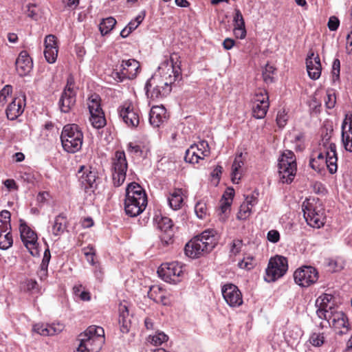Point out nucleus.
<instances>
[{"instance_id":"nucleus-4","label":"nucleus","mask_w":352,"mask_h":352,"mask_svg":"<svg viewBox=\"0 0 352 352\" xmlns=\"http://www.w3.org/2000/svg\"><path fill=\"white\" fill-rule=\"evenodd\" d=\"M79 344L75 352H99L104 343V331L99 326H89L78 336Z\"/></svg>"},{"instance_id":"nucleus-24","label":"nucleus","mask_w":352,"mask_h":352,"mask_svg":"<svg viewBox=\"0 0 352 352\" xmlns=\"http://www.w3.org/2000/svg\"><path fill=\"white\" fill-rule=\"evenodd\" d=\"M76 101V91H71L69 88L64 89L58 102L60 111L63 113L69 112L74 107Z\"/></svg>"},{"instance_id":"nucleus-8","label":"nucleus","mask_w":352,"mask_h":352,"mask_svg":"<svg viewBox=\"0 0 352 352\" xmlns=\"http://www.w3.org/2000/svg\"><path fill=\"white\" fill-rule=\"evenodd\" d=\"M314 200H306L303 202L302 208L306 222L309 226L320 228L324 224L325 216L320 205L314 203Z\"/></svg>"},{"instance_id":"nucleus-12","label":"nucleus","mask_w":352,"mask_h":352,"mask_svg":"<svg viewBox=\"0 0 352 352\" xmlns=\"http://www.w3.org/2000/svg\"><path fill=\"white\" fill-rule=\"evenodd\" d=\"M294 281L300 287H309L318 279L317 270L311 266H302L297 269L294 273Z\"/></svg>"},{"instance_id":"nucleus-15","label":"nucleus","mask_w":352,"mask_h":352,"mask_svg":"<svg viewBox=\"0 0 352 352\" xmlns=\"http://www.w3.org/2000/svg\"><path fill=\"white\" fill-rule=\"evenodd\" d=\"M119 115L125 124L132 128L137 127L140 123L138 109L130 102H125L118 109Z\"/></svg>"},{"instance_id":"nucleus-21","label":"nucleus","mask_w":352,"mask_h":352,"mask_svg":"<svg viewBox=\"0 0 352 352\" xmlns=\"http://www.w3.org/2000/svg\"><path fill=\"white\" fill-rule=\"evenodd\" d=\"M342 142L346 151L352 152V115L346 114L342 124Z\"/></svg>"},{"instance_id":"nucleus-55","label":"nucleus","mask_w":352,"mask_h":352,"mask_svg":"<svg viewBox=\"0 0 352 352\" xmlns=\"http://www.w3.org/2000/svg\"><path fill=\"white\" fill-rule=\"evenodd\" d=\"M26 8L25 14L27 16L32 19L36 20L38 14L36 10V6L30 3L27 5Z\"/></svg>"},{"instance_id":"nucleus-32","label":"nucleus","mask_w":352,"mask_h":352,"mask_svg":"<svg viewBox=\"0 0 352 352\" xmlns=\"http://www.w3.org/2000/svg\"><path fill=\"white\" fill-rule=\"evenodd\" d=\"M244 162L242 159V153H240L235 157L232 166V182L234 184H238L241 179L242 175L241 168Z\"/></svg>"},{"instance_id":"nucleus-58","label":"nucleus","mask_w":352,"mask_h":352,"mask_svg":"<svg viewBox=\"0 0 352 352\" xmlns=\"http://www.w3.org/2000/svg\"><path fill=\"white\" fill-rule=\"evenodd\" d=\"M238 265L241 269L250 270L253 267L252 258H248L239 262Z\"/></svg>"},{"instance_id":"nucleus-30","label":"nucleus","mask_w":352,"mask_h":352,"mask_svg":"<svg viewBox=\"0 0 352 352\" xmlns=\"http://www.w3.org/2000/svg\"><path fill=\"white\" fill-rule=\"evenodd\" d=\"M119 311V323L120 324V331L123 333L129 331L130 320L129 318V310L126 303H120L118 308Z\"/></svg>"},{"instance_id":"nucleus-29","label":"nucleus","mask_w":352,"mask_h":352,"mask_svg":"<svg viewBox=\"0 0 352 352\" xmlns=\"http://www.w3.org/2000/svg\"><path fill=\"white\" fill-rule=\"evenodd\" d=\"M233 22V32L235 37L237 38L243 39L246 36V30L243 15L239 9L234 10Z\"/></svg>"},{"instance_id":"nucleus-37","label":"nucleus","mask_w":352,"mask_h":352,"mask_svg":"<svg viewBox=\"0 0 352 352\" xmlns=\"http://www.w3.org/2000/svg\"><path fill=\"white\" fill-rule=\"evenodd\" d=\"M116 24V20L113 17H108L102 21L100 23L99 29L102 35L110 32Z\"/></svg>"},{"instance_id":"nucleus-20","label":"nucleus","mask_w":352,"mask_h":352,"mask_svg":"<svg viewBox=\"0 0 352 352\" xmlns=\"http://www.w3.org/2000/svg\"><path fill=\"white\" fill-rule=\"evenodd\" d=\"M19 231L21 240L25 246L30 250L36 248L37 243V235L27 224L20 220Z\"/></svg>"},{"instance_id":"nucleus-13","label":"nucleus","mask_w":352,"mask_h":352,"mask_svg":"<svg viewBox=\"0 0 352 352\" xmlns=\"http://www.w3.org/2000/svg\"><path fill=\"white\" fill-rule=\"evenodd\" d=\"M159 276L166 282L177 283L183 274L182 267L177 262L163 263L157 270Z\"/></svg>"},{"instance_id":"nucleus-62","label":"nucleus","mask_w":352,"mask_h":352,"mask_svg":"<svg viewBox=\"0 0 352 352\" xmlns=\"http://www.w3.org/2000/svg\"><path fill=\"white\" fill-rule=\"evenodd\" d=\"M234 195V191L233 188H228L223 195V200L228 201L230 200L232 201V198Z\"/></svg>"},{"instance_id":"nucleus-49","label":"nucleus","mask_w":352,"mask_h":352,"mask_svg":"<svg viewBox=\"0 0 352 352\" xmlns=\"http://www.w3.org/2000/svg\"><path fill=\"white\" fill-rule=\"evenodd\" d=\"M127 151L130 153L135 154L136 156L142 157L143 156V151L140 145L130 142L127 146Z\"/></svg>"},{"instance_id":"nucleus-33","label":"nucleus","mask_w":352,"mask_h":352,"mask_svg":"<svg viewBox=\"0 0 352 352\" xmlns=\"http://www.w3.org/2000/svg\"><path fill=\"white\" fill-rule=\"evenodd\" d=\"M67 217L66 216L61 213L57 215L52 225V233L55 236H60L62 234L67 228Z\"/></svg>"},{"instance_id":"nucleus-36","label":"nucleus","mask_w":352,"mask_h":352,"mask_svg":"<svg viewBox=\"0 0 352 352\" xmlns=\"http://www.w3.org/2000/svg\"><path fill=\"white\" fill-rule=\"evenodd\" d=\"M11 214L8 210H4L0 212V233L11 231Z\"/></svg>"},{"instance_id":"nucleus-53","label":"nucleus","mask_w":352,"mask_h":352,"mask_svg":"<svg viewBox=\"0 0 352 352\" xmlns=\"http://www.w3.org/2000/svg\"><path fill=\"white\" fill-rule=\"evenodd\" d=\"M258 193L256 191L253 192L251 195H247L243 202L244 204H248L250 207H253L257 204Z\"/></svg>"},{"instance_id":"nucleus-46","label":"nucleus","mask_w":352,"mask_h":352,"mask_svg":"<svg viewBox=\"0 0 352 352\" xmlns=\"http://www.w3.org/2000/svg\"><path fill=\"white\" fill-rule=\"evenodd\" d=\"M275 68L274 66L267 64L263 72V78L265 82L269 83L273 81V74L274 73Z\"/></svg>"},{"instance_id":"nucleus-59","label":"nucleus","mask_w":352,"mask_h":352,"mask_svg":"<svg viewBox=\"0 0 352 352\" xmlns=\"http://www.w3.org/2000/svg\"><path fill=\"white\" fill-rule=\"evenodd\" d=\"M21 179L28 183V184H34V182H35L36 180V178L34 177V175L32 174V173H29V172H25L23 173L22 175H21Z\"/></svg>"},{"instance_id":"nucleus-51","label":"nucleus","mask_w":352,"mask_h":352,"mask_svg":"<svg viewBox=\"0 0 352 352\" xmlns=\"http://www.w3.org/2000/svg\"><path fill=\"white\" fill-rule=\"evenodd\" d=\"M196 146L198 147L199 151H200L201 155H203V158L210 155V148L208 143L206 141L202 140L199 142L197 144H196Z\"/></svg>"},{"instance_id":"nucleus-64","label":"nucleus","mask_w":352,"mask_h":352,"mask_svg":"<svg viewBox=\"0 0 352 352\" xmlns=\"http://www.w3.org/2000/svg\"><path fill=\"white\" fill-rule=\"evenodd\" d=\"M235 41L230 38H226L223 42V46L225 50H229L234 45Z\"/></svg>"},{"instance_id":"nucleus-26","label":"nucleus","mask_w":352,"mask_h":352,"mask_svg":"<svg viewBox=\"0 0 352 352\" xmlns=\"http://www.w3.org/2000/svg\"><path fill=\"white\" fill-rule=\"evenodd\" d=\"M16 69L21 76L28 74L32 68V61L27 52L22 51L15 62Z\"/></svg>"},{"instance_id":"nucleus-16","label":"nucleus","mask_w":352,"mask_h":352,"mask_svg":"<svg viewBox=\"0 0 352 352\" xmlns=\"http://www.w3.org/2000/svg\"><path fill=\"white\" fill-rule=\"evenodd\" d=\"M269 97L265 90H259L253 98L252 115L257 119L263 118L269 108Z\"/></svg>"},{"instance_id":"nucleus-63","label":"nucleus","mask_w":352,"mask_h":352,"mask_svg":"<svg viewBox=\"0 0 352 352\" xmlns=\"http://www.w3.org/2000/svg\"><path fill=\"white\" fill-rule=\"evenodd\" d=\"M242 245V241L240 240H236L232 242V245L231 247V252L236 254L239 252L241 246Z\"/></svg>"},{"instance_id":"nucleus-14","label":"nucleus","mask_w":352,"mask_h":352,"mask_svg":"<svg viewBox=\"0 0 352 352\" xmlns=\"http://www.w3.org/2000/svg\"><path fill=\"white\" fill-rule=\"evenodd\" d=\"M140 69V63L135 59L123 60L120 71H114L112 73L113 78L122 82L125 78L133 79L136 77Z\"/></svg>"},{"instance_id":"nucleus-45","label":"nucleus","mask_w":352,"mask_h":352,"mask_svg":"<svg viewBox=\"0 0 352 352\" xmlns=\"http://www.w3.org/2000/svg\"><path fill=\"white\" fill-rule=\"evenodd\" d=\"M325 106L328 109H333L336 103V97L335 91L333 89L327 90L324 98Z\"/></svg>"},{"instance_id":"nucleus-19","label":"nucleus","mask_w":352,"mask_h":352,"mask_svg":"<svg viewBox=\"0 0 352 352\" xmlns=\"http://www.w3.org/2000/svg\"><path fill=\"white\" fill-rule=\"evenodd\" d=\"M316 306L318 308L316 314L321 319L326 316V314H329V311L337 309L335 307L333 296L328 294L320 296L316 300Z\"/></svg>"},{"instance_id":"nucleus-54","label":"nucleus","mask_w":352,"mask_h":352,"mask_svg":"<svg viewBox=\"0 0 352 352\" xmlns=\"http://www.w3.org/2000/svg\"><path fill=\"white\" fill-rule=\"evenodd\" d=\"M25 289L29 292H38L39 288L37 282L33 279H28L25 282Z\"/></svg>"},{"instance_id":"nucleus-48","label":"nucleus","mask_w":352,"mask_h":352,"mask_svg":"<svg viewBox=\"0 0 352 352\" xmlns=\"http://www.w3.org/2000/svg\"><path fill=\"white\" fill-rule=\"evenodd\" d=\"M324 340L322 333H313L309 338V342L314 346H320L324 343Z\"/></svg>"},{"instance_id":"nucleus-6","label":"nucleus","mask_w":352,"mask_h":352,"mask_svg":"<svg viewBox=\"0 0 352 352\" xmlns=\"http://www.w3.org/2000/svg\"><path fill=\"white\" fill-rule=\"evenodd\" d=\"M297 171L295 155L291 151H285L278 161V174L282 183L290 184Z\"/></svg>"},{"instance_id":"nucleus-9","label":"nucleus","mask_w":352,"mask_h":352,"mask_svg":"<svg viewBox=\"0 0 352 352\" xmlns=\"http://www.w3.org/2000/svg\"><path fill=\"white\" fill-rule=\"evenodd\" d=\"M100 98L97 94L91 95L87 100L90 113L89 121L95 129H101L106 125L104 113L101 108Z\"/></svg>"},{"instance_id":"nucleus-56","label":"nucleus","mask_w":352,"mask_h":352,"mask_svg":"<svg viewBox=\"0 0 352 352\" xmlns=\"http://www.w3.org/2000/svg\"><path fill=\"white\" fill-rule=\"evenodd\" d=\"M340 25V21L338 17L332 16L329 18L327 26L331 31H336L338 30Z\"/></svg>"},{"instance_id":"nucleus-47","label":"nucleus","mask_w":352,"mask_h":352,"mask_svg":"<svg viewBox=\"0 0 352 352\" xmlns=\"http://www.w3.org/2000/svg\"><path fill=\"white\" fill-rule=\"evenodd\" d=\"M82 252L87 258V262H89L91 265H95L96 263L94 261V256L96 255V252L94 248L92 246H87L82 249Z\"/></svg>"},{"instance_id":"nucleus-23","label":"nucleus","mask_w":352,"mask_h":352,"mask_svg":"<svg viewBox=\"0 0 352 352\" xmlns=\"http://www.w3.org/2000/svg\"><path fill=\"white\" fill-rule=\"evenodd\" d=\"M306 65L309 76L313 80L318 79L322 70L319 56H314V53L310 52L306 58Z\"/></svg>"},{"instance_id":"nucleus-18","label":"nucleus","mask_w":352,"mask_h":352,"mask_svg":"<svg viewBox=\"0 0 352 352\" xmlns=\"http://www.w3.org/2000/svg\"><path fill=\"white\" fill-rule=\"evenodd\" d=\"M221 292L227 304L232 307H239L243 304V298L241 291L233 284H226L222 287Z\"/></svg>"},{"instance_id":"nucleus-57","label":"nucleus","mask_w":352,"mask_h":352,"mask_svg":"<svg viewBox=\"0 0 352 352\" xmlns=\"http://www.w3.org/2000/svg\"><path fill=\"white\" fill-rule=\"evenodd\" d=\"M267 240L272 243H277L280 240V234L276 230H271L267 232Z\"/></svg>"},{"instance_id":"nucleus-3","label":"nucleus","mask_w":352,"mask_h":352,"mask_svg":"<svg viewBox=\"0 0 352 352\" xmlns=\"http://www.w3.org/2000/svg\"><path fill=\"white\" fill-rule=\"evenodd\" d=\"M147 205V196L142 187L135 182L126 189L124 210L127 215L134 217L141 214Z\"/></svg>"},{"instance_id":"nucleus-43","label":"nucleus","mask_w":352,"mask_h":352,"mask_svg":"<svg viewBox=\"0 0 352 352\" xmlns=\"http://www.w3.org/2000/svg\"><path fill=\"white\" fill-rule=\"evenodd\" d=\"M173 231H169L168 232H162L160 236V245L163 248L167 247L173 243Z\"/></svg>"},{"instance_id":"nucleus-22","label":"nucleus","mask_w":352,"mask_h":352,"mask_svg":"<svg viewBox=\"0 0 352 352\" xmlns=\"http://www.w3.org/2000/svg\"><path fill=\"white\" fill-rule=\"evenodd\" d=\"M44 44V56L46 60L49 63H55L58 56V52L56 36L52 34L47 35L45 38Z\"/></svg>"},{"instance_id":"nucleus-39","label":"nucleus","mask_w":352,"mask_h":352,"mask_svg":"<svg viewBox=\"0 0 352 352\" xmlns=\"http://www.w3.org/2000/svg\"><path fill=\"white\" fill-rule=\"evenodd\" d=\"M168 339V336L166 335L164 332L157 331L155 334L149 336L148 340L153 345L157 346L161 345L162 343L166 342Z\"/></svg>"},{"instance_id":"nucleus-40","label":"nucleus","mask_w":352,"mask_h":352,"mask_svg":"<svg viewBox=\"0 0 352 352\" xmlns=\"http://www.w3.org/2000/svg\"><path fill=\"white\" fill-rule=\"evenodd\" d=\"M195 212L199 219H204L208 214V209L204 201H198L195 206Z\"/></svg>"},{"instance_id":"nucleus-17","label":"nucleus","mask_w":352,"mask_h":352,"mask_svg":"<svg viewBox=\"0 0 352 352\" xmlns=\"http://www.w3.org/2000/svg\"><path fill=\"white\" fill-rule=\"evenodd\" d=\"M322 319L326 320L329 326L340 329L339 332L340 334L346 333L349 331L346 316L342 311H338L337 309L329 311V314H326V316Z\"/></svg>"},{"instance_id":"nucleus-2","label":"nucleus","mask_w":352,"mask_h":352,"mask_svg":"<svg viewBox=\"0 0 352 352\" xmlns=\"http://www.w3.org/2000/svg\"><path fill=\"white\" fill-rule=\"evenodd\" d=\"M217 242V232L212 229L206 230L186 243L185 254L192 258H198L212 251Z\"/></svg>"},{"instance_id":"nucleus-38","label":"nucleus","mask_w":352,"mask_h":352,"mask_svg":"<svg viewBox=\"0 0 352 352\" xmlns=\"http://www.w3.org/2000/svg\"><path fill=\"white\" fill-rule=\"evenodd\" d=\"M13 239L11 231L0 233V249L8 250L12 245Z\"/></svg>"},{"instance_id":"nucleus-7","label":"nucleus","mask_w":352,"mask_h":352,"mask_svg":"<svg viewBox=\"0 0 352 352\" xmlns=\"http://www.w3.org/2000/svg\"><path fill=\"white\" fill-rule=\"evenodd\" d=\"M330 137L327 135L322 139V144L320 152L318 154L316 158L318 160L325 162L326 166L331 174H334L338 170V157L336 153V145L329 142Z\"/></svg>"},{"instance_id":"nucleus-5","label":"nucleus","mask_w":352,"mask_h":352,"mask_svg":"<svg viewBox=\"0 0 352 352\" xmlns=\"http://www.w3.org/2000/svg\"><path fill=\"white\" fill-rule=\"evenodd\" d=\"M60 140L63 148L66 152L74 153L82 147L83 134L77 124H67L62 130Z\"/></svg>"},{"instance_id":"nucleus-10","label":"nucleus","mask_w":352,"mask_h":352,"mask_svg":"<svg viewBox=\"0 0 352 352\" xmlns=\"http://www.w3.org/2000/svg\"><path fill=\"white\" fill-rule=\"evenodd\" d=\"M287 269V259L283 256L276 255L270 259L265 280L267 282H274L282 277Z\"/></svg>"},{"instance_id":"nucleus-1","label":"nucleus","mask_w":352,"mask_h":352,"mask_svg":"<svg viewBox=\"0 0 352 352\" xmlns=\"http://www.w3.org/2000/svg\"><path fill=\"white\" fill-rule=\"evenodd\" d=\"M179 56L173 54L170 59L165 60L160 64L158 71L146 82L145 89L151 92V98H159L168 96L171 90L172 85L182 79L180 62H178Z\"/></svg>"},{"instance_id":"nucleus-31","label":"nucleus","mask_w":352,"mask_h":352,"mask_svg":"<svg viewBox=\"0 0 352 352\" xmlns=\"http://www.w3.org/2000/svg\"><path fill=\"white\" fill-rule=\"evenodd\" d=\"M23 112V107L21 100L14 98L6 109L7 118L10 120L17 118Z\"/></svg>"},{"instance_id":"nucleus-52","label":"nucleus","mask_w":352,"mask_h":352,"mask_svg":"<svg viewBox=\"0 0 352 352\" xmlns=\"http://www.w3.org/2000/svg\"><path fill=\"white\" fill-rule=\"evenodd\" d=\"M288 116L285 110L279 111L276 116V122L279 127H284L287 122Z\"/></svg>"},{"instance_id":"nucleus-34","label":"nucleus","mask_w":352,"mask_h":352,"mask_svg":"<svg viewBox=\"0 0 352 352\" xmlns=\"http://www.w3.org/2000/svg\"><path fill=\"white\" fill-rule=\"evenodd\" d=\"M170 206L174 209H179L183 203V192L182 189H175L168 197Z\"/></svg>"},{"instance_id":"nucleus-27","label":"nucleus","mask_w":352,"mask_h":352,"mask_svg":"<svg viewBox=\"0 0 352 352\" xmlns=\"http://www.w3.org/2000/svg\"><path fill=\"white\" fill-rule=\"evenodd\" d=\"M100 178L96 170L87 169L80 176V181L85 188H95L97 187Z\"/></svg>"},{"instance_id":"nucleus-50","label":"nucleus","mask_w":352,"mask_h":352,"mask_svg":"<svg viewBox=\"0 0 352 352\" xmlns=\"http://www.w3.org/2000/svg\"><path fill=\"white\" fill-rule=\"evenodd\" d=\"M12 87L10 85H6L0 91V106H3L6 102L7 97L12 93Z\"/></svg>"},{"instance_id":"nucleus-61","label":"nucleus","mask_w":352,"mask_h":352,"mask_svg":"<svg viewBox=\"0 0 352 352\" xmlns=\"http://www.w3.org/2000/svg\"><path fill=\"white\" fill-rule=\"evenodd\" d=\"M50 257H51L50 252V250L47 249L44 252V256H43V260H42V262L41 264V266H42V267H48Z\"/></svg>"},{"instance_id":"nucleus-60","label":"nucleus","mask_w":352,"mask_h":352,"mask_svg":"<svg viewBox=\"0 0 352 352\" xmlns=\"http://www.w3.org/2000/svg\"><path fill=\"white\" fill-rule=\"evenodd\" d=\"M3 184L9 190H18V186L14 179H6L4 181Z\"/></svg>"},{"instance_id":"nucleus-25","label":"nucleus","mask_w":352,"mask_h":352,"mask_svg":"<svg viewBox=\"0 0 352 352\" xmlns=\"http://www.w3.org/2000/svg\"><path fill=\"white\" fill-rule=\"evenodd\" d=\"M63 329L62 324H43L38 323L34 325L33 331L43 336H52L60 333Z\"/></svg>"},{"instance_id":"nucleus-44","label":"nucleus","mask_w":352,"mask_h":352,"mask_svg":"<svg viewBox=\"0 0 352 352\" xmlns=\"http://www.w3.org/2000/svg\"><path fill=\"white\" fill-rule=\"evenodd\" d=\"M252 207L244 204L243 203L241 205L239 211L237 214V219L240 220L247 219L252 213Z\"/></svg>"},{"instance_id":"nucleus-41","label":"nucleus","mask_w":352,"mask_h":352,"mask_svg":"<svg viewBox=\"0 0 352 352\" xmlns=\"http://www.w3.org/2000/svg\"><path fill=\"white\" fill-rule=\"evenodd\" d=\"M158 228L162 232H168L173 230V222L168 217H162L157 223Z\"/></svg>"},{"instance_id":"nucleus-35","label":"nucleus","mask_w":352,"mask_h":352,"mask_svg":"<svg viewBox=\"0 0 352 352\" xmlns=\"http://www.w3.org/2000/svg\"><path fill=\"white\" fill-rule=\"evenodd\" d=\"M199 151L198 147L196 144H192L186 151L184 160L190 164L198 163L199 160H203L201 155H197Z\"/></svg>"},{"instance_id":"nucleus-42","label":"nucleus","mask_w":352,"mask_h":352,"mask_svg":"<svg viewBox=\"0 0 352 352\" xmlns=\"http://www.w3.org/2000/svg\"><path fill=\"white\" fill-rule=\"evenodd\" d=\"M173 231H169L168 232H162L160 236V245L163 248L167 247L173 243Z\"/></svg>"},{"instance_id":"nucleus-28","label":"nucleus","mask_w":352,"mask_h":352,"mask_svg":"<svg viewBox=\"0 0 352 352\" xmlns=\"http://www.w3.org/2000/svg\"><path fill=\"white\" fill-rule=\"evenodd\" d=\"M167 118L166 110L163 106H154L149 113V122L154 127H158Z\"/></svg>"},{"instance_id":"nucleus-11","label":"nucleus","mask_w":352,"mask_h":352,"mask_svg":"<svg viewBox=\"0 0 352 352\" xmlns=\"http://www.w3.org/2000/svg\"><path fill=\"white\" fill-rule=\"evenodd\" d=\"M127 162L124 151H116L112 162V178L115 186H121L125 179Z\"/></svg>"}]
</instances>
